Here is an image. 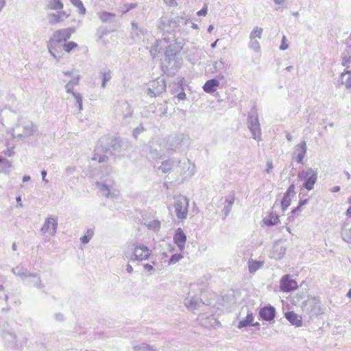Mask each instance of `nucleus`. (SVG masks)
I'll return each mask as SVG.
<instances>
[{
    "label": "nucleus",
    "instance_id": "nucleus-24",
    "mask_svg": "<svg viewBox=\"0 0 351 351\" xmlns=\"http://www.w3.org/2000/svg\"><path fill=\"white\" fill-rule=\"evenodd\" d=\"M132 30L131 36L135 40H139L145 33V29L141 27H138V24L135 22L131 23Z\"/></svg>",
    "mask_w": 351,
    "mask_h": 351
},
{
    "label": "nucleus",
    "instance_id": "nucleus-17",
    "mask_svg": "<svg viewBox=\"0 0 351 351\" xmlns=\"http://www.w3.org/2000/svg\"><path fill=\"white\" fill-rule=\"evenodd\" d=\"M298 287L297 282L290 278L289 275H285L280 280V289L284 292H289L296 289Z\"/></svg>",
    "mask_w": 351,
    "mask_h": 351
},
{
    "label": "nucleus",
    "instance_id": "nucleus-3",
    "mask_svg": "<svg viewBox=\"0 0 351 351\" xmlns=\"http://www.w3.org/2000/svg\"><path fill=\"white\" fill-rule=\"evenodd\" d=\"M37 131V125L29 120L20 119L13 129L12 136L15 138L23 139L33 136Z\"/></svg>",
    "mask_w": 351,
    "mask_h": 351
},
{
    "label": "nucleus",
    "instance_id": "nucleus-21",
    "mask_svg": "<svg viewBox=\"0 0 351 351\" xmlns=\"http://www.w3.org/2000/svg\"><path fill=\"white\" fill-rule=\"evenodd\" d=\"M74 86H75L73 85L71 82H68L64 88L67 93L71 94L73 96L77 104L78 109L80 111L82 110V96L80 93L73 91Z\"/></svg>",
    "mask_w": 351,
    "mask_h": 351
},
{
    "label": "nucleus",
    "instance_id": "nucleus-28",
    "mask_svg": "<svg viewBox=\"0 0 351 351\" xmlns=\"http://www.w3.org/2000/svg\"><path fill=\"white\" fill-rule=\"evenodd\" d=\"M285 317L293 325H295L296 326H300L302 325V317L293 311L286 313Z\"/></svg>",
    "mask_w": 351,
    "mask_h": 351
},
{
    "label": "nucleus",
    "instance_id": "nucleus-33",
    "mask_svg": "<svg viewBox=\"0 0 351 351\" xmlns=\"http://www.w3.org/2000/svg\"><path fill=\"white\" fill-rule=\"evenodd\" d=\"M168 107L166 101H164L162 104H158L156 107L155 110L154 111L158 116L160 117L166 116L167 114Z\"/></svg>",
    "mask_w": 351,
    "mask_h": 351
},
{
    "label": "nucleus",
    "instance_id": "nucleus-9",
    "mask_svg": "<svg viewBox=\"0 0 351 351\" xmlns=\"http://www.w3.org/2000/svg\"><path fill=\"white\" fill-rule=\"evenodd\" d=\"M131 247V250L133 251L132 254L130 256V259L132 261H143L147 260L151 254V250H149L147 246L140 244L138 245H134V244H130L128 247Z\"/></svg>",
    "mask_w": 351,
    "mask_h": 351
},
{
    "label": "nucleus",
    "instance_id": "nucleus-47",
    "mask_svg": "<svg viewBox=\"0 0 351 351\" xmlns=\"http://www.w3.org/2000/svg\"><path fill=\"white\" fill-rule=\"evenodd\" d=\"M92 160H97L99 163H104L108 160V157L105 155L95 154L92 158Z\"/></svg>",
    "mask_w": 351,
    "mask_h": 351
},
{
    "label": "nucleus",
    "instance_id": "nucleus-35",
    "mask_svg": "<svg viewBox=\"0 0 351 351\" xmlns=\"http://www.w3.org/2000/svg\"><path fill=\"white\" fill-rule=\"evenodd\" d=\"M341 84H344L346 88H351V70H347L345 73L341 75Z\"/></svg>",
    "mask_w": 351,
    "mask_h": 351
},
{
    "label": "nucleus",
    "instance_id": "nucleus-63",
    "mask_svg": "<svg viewBox=\"0 0 351 351\" xmlns=\"http://www.w3.org/2000/svg\"><path fill=\"white\" fill-rule=\"evenodd\" d=\"M41 176H42V178H43V180L45 182V183H48L49 181L48 180H47L45 178L46 176H47V171L45 170H43L41 171Z\"/></svg>",
    "mask_w": 351,
    "mask_h": 351
},
{
    "label": "nucleus",
    "instance_id": "nucleus-26",
    "mask_svg": "<svg viewBox=\"0 0 351 351\" xmlns=\"http://www.w3.org/2000/svg\"><path fill=\"white\" fill-rule=\"evenodd\" d=\"M219 86V82L217 79L208 80L203 86L204 90L207 93H213L216 91Z\"/></svg>",
    "mask_w": 351,
    "mask_h": 351
},
{
    "label": "nucleus",
    "instance_id": "nucleus-27",
    "mask_svg": "<svg viewBox=\"0 0 351 351\" xmlns=\"http://www.w3.org/2000/svg\"><path fill=\"white\" fill-rule=\"evenodd\" d=\"M285 252H286L285 247H284L278 243H276L273 247L271 256H272V258H275L276 260H280L282 258L283 255L285 254Z\"/></svg>",
    "mask_w": 351,
    "mask_h": 351
},
{
    "label": "nucleus",
    "instance_id": "nucleus-34",
    "mask_svg": "<svg viewBox=\"0 0 351 351\" xmlns=\"http://www.w3.org/2000/svg\"><path fill=\"white\" fill-rule=\"evenodd\" d=\"M343 65L347 69H351V46H348L343 53Z\"/></svg>",
    "mask_w": 351,
    "mask_h": 351
},
{
    "label": "nucleus",
    "instance_id": "nucleus-46",
    "mask_svg": "<svg viewBox=\"0 0 351 351\" xmlns=\"http://www.w3.org/2000/svg\"><path fill=\"white\" fill-rule=\"evenodd\" d=\"M223 66V63L222 61H215L213 63L212 68H210V71L212 73H215V72L218 71Z\"/></svg>",
    "mask_w": 351,
    "mask_h": 351
},
{
    "label": "nucleus",
    "instance_id": "nucleus-25",
    "mask_svg": "<svg viewBox=\"0 0 351 351\" xmlns=\"http://www.w3.org/2000/svg\"><path fill=\"white\" fill-rule=\"evenodd\" d=\"M109 144L110 145L107 149L112 154H116V153L121 152L122 149V142L119 138H110Z\"/></svg>",
    "mask_w": 351,
    "mask_h": 351
},
{
    "label": "nucleus",
    "instance_id": "nucleus-44",
    "mask_svg": "<svg viewBox=\"0 0 351 351\" xmlns=\"http://www.w3.org/2000/svg\"><path fill=\"white\" fill-rule=\"evenodd\" d=\"M152 347L146 343H141L134 347V351H150Z\"/></svg>",
    "mask_w": 351,
    "mask_h": 351
},
{
    "label": "nucleus",
    "instance_id": "nucleus-38",
    "mask_svg": "<svg viewBox=\"0 0 351 351\" xmlns=\"http://www.w3.org/2000/svg\"><path fill=\"white\" fill-rule=\"evenodd\" d=\"M174 43L170 44L172 45V50L176 52H180L184 46V40L182 38H176L173 40Z\"/></svg>",
    "mask_w": 351,
    "mask_h": 351
},
{
    "label": "nucleus",
    "instance_id": "nucleus-23",
    "mask_svg": "<svg viewBox=\"0 0 351 351\" xmlns=\"http://www.w3.org/2000/svg\"><path fill=\"white\" fill-rule=\"evenodd\" d=\"M306 143L305 141L297 145L295 148V154H297L295 160L298 163H302L306 153Z\"/></svg>",
    "mask_w": 351,
    "mask_h": 351
},
{
    "label": "nucleus",
    "instance_id": "nucleus-57",
    "mask_svg": "<svg viewBox=\"0 0 351 351\" xmlns=\"http://www.w3.org/2000/svg\"><path fill=\"white\" fill-rule=\"evenodd\" d=\"M47 47H48L49 51L50 54H51L53 57H54L55 58H56V54H55V53H54V52L52 51V49H53L54 47H56V46H51V43H49V44H48V46H47Z\"/></svg>",
    "mask_w": 351,
    "mask_h": 351
},
{
    "label": "nucleus",
    "instance_id": "nucleus-5",
    "mask_svg": "<svg viewBox=\"0 0 351 351\" xmlns=\"http://www.w3.org/2000/svg\"><path fill=\"white\" fill-rule=\"evenodd\" d=\"M247 123L253 138L255 140L260 141L261 140V129L257 110L255 107H253L249 112Z\"/></svg>",
    "mask_w": 351,
    "mask_h": 351
},
{
    "label": "nucleus",
    "instance_id": "nucleus-54",
    "mask_svg": "<svg viewBox=\"0 0 351 351\" xmlns=\"http://www.w3.org/2000/svg\"><path fill=\"white\" fill-rule=\"evenodd\" d=\"M285 194L290 196L295 194V186L293 184L289 186Z\"/></svg>",
    "mask_w": 351,
    "mask_h": 351
},
{
    "label": "nucleus",
    "instance_id": "nucleus-55",
    "mask_svg": "<svg viewBox=\"0 0 351 351\" xmlns=\"http://www.w3.org/2000/svg\"><path fill=\"white\" fill-rule=\"evenodd\" d=\"M80 80V75H77L73 77L71 80H70L69 82H71V84L74 86L79 84V81Z\"/></svg>",
    "mask_w": 351,
    "mask_h": 351
},
{
    "label": "nucleus",
    "instance_id": "nucleus-40",
    "mask_svg": "<svg viewBox=\"0 0 351 351\" xmlns=\"http://www.w3.org/2000/svg\"><path fill=\"white\" fill-rule=\"evenodd\" d=\"M71 3L75 7H77L80 10V14H85L86 9L84 7V5L81 0H70Z\"/></svg>",
    "mask_w": 351,
    "mask_h": 351
},
{
    "label": "nucleus",
    "instance_id": "nucleus-18",
    "mask_svg": "<svg viewBox=\"0 0 351 351\" xmlns=\"http://www.w3.org/2000/svg\"><path fill=\"white\" fill-rule=\"evenodd\" d=\"M173 241L180 250H184L186 241V236L180 228H178L176 230Z\"/></svg>",
    "mask_w": 351,
    "mask_h": 351
},
{
    "label": "nucleus",
    "instance_id": "nucleus-62",
    "mask_svg": "<svg viewBox=\"0 0 351 351\" xmlns=\"http://www.w3.org/2000/svg\"><path fill=\"white\" fill-rule=\"evenodd\" d=\"M55 318L58 321H62L64 319V316L62 313H58L55 314Z\"/></svg>",
    "mask_w": 351,
    "mask_h": 351
},
{
    "label": "nucleus",
    "instance_id": "nucleus-12",
    "mask_svg": "<svg viewBox=\"0 0 351 351\" xmlns=\"http://www.w3.org/2000/svg\"><path fill=\"white\" fill-rule=\"evenodd\" d=\"M58 228V218L56 216L51 215L48 217L44 222L43 226L40 229L42 234H49L51 236H54L56 233Z\"/></svg>",
    "mask_w": 351,
    "mask_h": 351
},
{
    "label": "nucleus",
    "instance_id": "nucleus-32",
    "mask_svg": "<svg viewBox=\"0 0 351 351\" xmlns=\"http://www.w3.org/2000/svg\"><path fill=\"white\" fill-rule=\"evenodd\" d=\"M264 264L263 261H254L253 259H250L248 261V267L249 271L251 274L255 273L258 269L263 267Z\"/></svg>",
    "mask_w": 351,
    "mask_h": 351
},
{
    "label": "nucleus",
    "instance_id": "nucleus-49",
    "mask_svg": "<svg viewBox=\"0 0 351 351\" xmlns=\"http://www.w3.org/2000/svg\"><path fill=\"white\" fill-rule=\"evenodd\" d=\"M145 130V128L143 127V125L142 124H141L140 125H138V127H136L134 129L133 132H132L133 136L135 138H137L138 136Z\"/></svg>",
    "mask_w": 351,
    "mask_h": 351
},
{
    "label": "nucleus",
    "instance_id": "nucleus-41",
    "mask_svg": "<svg viewBox=\"0 0 351 351\" xmlns=\"http://www.w3.org/2000/svg\"><path fill=\"white\" fill-rule=\"evenodd\" d=\"M94 232L93 230L89 229L87 230L86 234L81 237L80 241L82 243L86 244L88 243L90 240L91 239L92 237L93 236Z\"/></svg>",
    "mask_w": 351,
    "mask_h": 351
},
{
    "label": "nucleus",
    "instance_id": "nucleus-20",
    "mask_svg": "<svg viewBox=\"0 0 351 351\" xmlns=\"http://www.w3.org/2000/svg\"><path fill=\"white\" fill-rule=\"evenodd\" d=\"M69 15L70 14L66 13L65 11H60L58 13H50L48 14L47 17L49 24L55 25L63 21L64 19L69 17Z\"/></svg>",
    "mask_w": 351,
    "mask_h": 351
},
{
    "label": "nucleus",
    "instance_id": "nucleus-15",
    "mask_svg": "<svg viewBox=\"0 0 351 351\" xmlns=\"http://www.w3.org/2000/svg\"><path fill=\"white\" fill-rule=\"evenodd\" d=\"M70 36V29L57 30L53 34V36L49 43H51V46H56L58 44L68 40Z\"/></svg>",
    "mask_w": 351,
    "mask_h": 351
},
{
    "label": "nucleus",
    "instance_id": "nucleus-56",
    "mask_svg": "<svg viewBox=\"0 0 351 351\" xmlns=\"http://www.w3.org/2000/svg\"><path fill=\"white\" fill-rule=\"evenodd\" d=\"M176 97L180 100H184L186 98V94L184 91H182L181 93H178Z\"/></svg>",
    "mask_w": 351,
    "mask_h": 351
},
{
    "label": "nucleus",
    "instance_id": "nucleus-45",
    "mask_svg": "<svg viewBox=\"0 0 351 351\" xmlns=\"http://www.w3.org/2000/svg\"><path fill=\"white\" fill-rule=\"evenodd\" d=\"M147 227L155 231H158L160 227V222L158 220H154L147 224Z\"/></svg>",
    "mask_w": 351,
    "mask_h": 351
},
{
    "label": "nucleus",
    "instance_id": "nucleus-64",
    "mask_svg": "<svg viewBox=\"0 0 351 351\" xmlns=\"http://www.w3.org/2000/svg\"><path fill=\"white\" fill-rule=\"evenodd\" d=\"M144 268H145L147 271H152V270L154 269L153 266H152V265H149V264H145V265H144Z\"/></svg>",
    "mask_w": 351,
    "mask_h": 351
},
{
    "label": "nucleus",
    "instance_id": "nucleus-29",
    "mask_svg": "<svg viewBox=\"0 0 351 351\" xmlns=\"http://www.w3.org/2000/svg\"><path fill=\"white\" fill-rule=\"evenodd\" d=\"M254 321L253 313L247 309V315L245 318L241 319L238 324L237 328L241 329L248 326H251L252 322Z\"/></svg>",
    "mask_w": 351,
    "mask_h": 351
},
{
    "label": "nucleus",
    "instance_id": "nucleus-13",
    "mask_svg": "<svg viewBox=\"0 0 351 351\" xmlns=\"http://www.w3.org/2000/svg\"><path fill=\"white\" fill-rule=\"evenodd\" d=\"M263 31V28L256 27L250 34V42L248 47L255 53L260 51L261 46L258 39L261 38Z\"/></svg>",
    "mask_w": 351,
    "mask_h": 351
},
{
    "label": "nucleus",
    "instance_id": "nucleus-1",
    "mask_svg": "<svg viewBox=\"0 0 351 351\" xmlns=\"http://www.w3.org/2000/svg\"><path fill=\"white\" fill-rule=\"evenodd\" d=\"M158 169L162 173H172L174 176L190 178L195 173V165L186 158H171L161 162Z\"/></svg>",
    "mask_w": 351,
    "mask_h": 351
},
{
    "label": "nucleus",
    "instance_id": "nucleus-7",
    "mask_svg": "<svg viewBox=\"0 0 351 351\" xmlns=\"http://www.w3.org/2000/svg\"><path fill=\"white\" fill-rule=\"evenodd\" d=\"M317 170L311 167H308L304 170L300 171L298 174V178L302 180L303 187L308 191H311L317 180Z\"/></svg>",
    "mask_w": 351,
    "mask_h": 351
},
{
    "label": "nucleus",
    "instance_id": "nucleus-50",
    "mask_svg": "<svg viewBox=\"0 0 351 351\" xmlns=\"http://www.w3.org/2000/svg\"><path fill=\"white\" fill-rule=\"evenodd\" d=\"M182 257L183 256L180 254H173L169 259V263L170 265L175 264L182 258Z\"/></svg>",
    "mask_w": 351,
    "mask_h": 351
},
{
    "label": "nucleus",
    "instance_id": "nucleus-2",
    "mask_svg": "<svg viewBox=\"0 0 351 351\" xmlns=\"http://www.w3.org/2000/svg\"><path fill=\"white\" fill-rule=\"evenodd\" d=\"M12 272L21 278L24 284L30 287L41 289L44 285L40 276L37 273H31L27 269L21 266H16L12 269Z\"/></svg>",
    "mask_w": 351,
    "mask_h": 351
},
{
    "label": "nucleus",
    "instance_id": "nucleus-14",
    "mask_svg": "<svg viewBox=\"0 0 351 351\" xmlns=\"http://www.w3.org/2000/svg\"><path fill=\"white\" fill-rule=\"evenodd\" d=\"M165 88L166 83L165 80L162 78H158L150 83L147 94L150 97H156L164 92Z\"/></svg>",
    "mask_w": 351,
    "mask_h": 351
},
{
    "label": "nucleus",
    "instance_id": "nucleus-11",
    "mask_svg": "<svg viewBox=\"0 0 351 351\" xmlns=\"http://www.w3.org/2000/svg\"><path fill=\"white\" fill-rule=\"evenodd\" d=\"M116 112L117 115L125 122H128L133 115V110L127 101H119L117 106Z\"/></svg>",
    "mask_w": 351,
    "mask_h": 351
},
{
    "label": "nucleus",
    "instance_id": "nucleus-52",
    "mask_svg": "<svg viewBox=\"0 0 351 351\" xmlns=\"http://www.w3.org/2000/svg\"><path fill=\"white\" fill-rule=\"evenodd\" d=\"M77 47V44L73 41H71L64 45V50L69 53L72 49Z\"/></svg>",
    "mask_w": 351,
    "mask_h": 351
},
{
    "label": "nucleus",
    "instance_id": "nucleus-51",
    "mask_svg": "<svg viewBox=\"0 0 351 351\" xmlns=\"http://www.w3.org/2000/svg\"><path fill=\"white\" fill-rule=\"evenodd\" d=\"M136 7V3H130V4H125L122 8L121 11L122 13L125 14L128 12L129 10L134 9Z\"/></svg>",
    "mask_w": 351,
    "mask_h": 351
},
{
    "label": "nucleus",
    "instance_id": "nucleus-58",
    "mask_svg": "<svg viewBox=\"0 0 351 351\" xmlns=\"http://www.w3.org/2000/svg\"><path fill=\"white\" fill-rule=\"evenodd\" d=\"M207 13V8H203L202 10L197 12V15L199 16H205Z\"/></svg>",
    "mask_w": 351,
    "mask_h": 351
},
{
    "label": "nucleus",
    "instance_id": "nucleus-61",
    "mask_svg": "<svg viewBox=\"0 0 351 351\" xmlns=\"http://www.w3.org/2000/svg\"><path fill=\"white\" fill-rule=\"evenodd\" d=\"M285 39V36H283V38H282V44H281L280 47V49L281 50H285V49H287L288 48V47H289L287 44H285V43H284Z\"/></svg>",
    "mask_w": 351,
    "mask_h": 351
},
{
    "label": "nucleus",
    "instance_id": "nucleus-4",
    "mask_svg": "<svg viewBox=\"0 0 351 351\" xmlns=\"http://www.w3.org/2000/svg\"><path fill=\"white\" fill-rule=\"evenodd\" d=\"M178 52L172 50V45H169L165 51V64L162 66L165 72L168 75H175L181 66V63L177 59Z\"/></svg>",
    "mask_w": 351,
    "mask_h": 351
},
{
    "label": "nucleus",
    "instance_id": "nucleus-39",
    "mask_svg": "<svg viewBox=\"0 0 351 351\" xmlns=\"http://www.w3.org/2000/svg\"><path fill=\"white\" fill-rule=\"evenodd\" d=\"M341 236L343 241L351 243V227L347 229L346 228V226H344L341 232Z\"/></svg>",
    "mask_w": 351,
    "mask_h": 351
},
{
    "label": "nucleus",
    "instance_id": "nucleus-42",
    "mask_svg": "<svg viewBox=\"0 0 351 351\" xmlns=\"http://www.w3.org/2000/svg\"><path fill=\"white\" fill-rule=\"evenodd\" d=\"M1 336L6 341H9L14 342V343L16 341V335L10 332L3 331L1 334Z\"/></svg>",
    "mask_w": 351,
    "mask_h": 351
},
{
    "label": "nucleus",
    "instance_id": "nucleus-53",
    "mask_svg": "<svg viewBox=\"0 0 351 351\" xmlns=\"http://www.w3.org/2000/svg\"><path fill=\"white\" fill-rule=\"evenodd\" d=\"M308 202V199H300L299 201V203H298V207H296L295 208H294L293 210H292V213H295V212L298 211L300 210V208L304 206L305 204H306Z\"/></svg>",
    "mask_w": 351,
    "mask_h": 351
},
{
    "label": "nucleus",
    "instance_id": "nucleus-60",
    "mask_svg": "<svg viewBox=\"0 0 351 351\" xmlns=\"http://www.w3.org/2000/svg\"><path fill=\"white\" fill-rule=\"evenodd\" d=\"M232 207L228 205H226L223 208V211L225 213V215L228 216L231 210Z\"/></svg>",
    "mask_w": 351,
    "mask_h": 351
},
{
    "label": "nucleus",
    "instance_id": "nucleus-19",
    "mask_svg": "<svg viewBox=\"0 0 351 351\" xmlns=\"http://www.w3.org/2000/svg\"><path fill=\"white\" fill-rule=\"evenodd\" d=\"M259 315L265 321H271L275 317L276 309L272 306H265L260 310Z\"/></svg>",
    "mask_w": 351,
    "mask_h": 351
},
{
    "label": "nucleus",
    "instance_id": "nucleus-6",
    "mask_svg": "<svg viewBox=\"0 0 351 351\" xmlns=\"http://www.w3.org/2000/svg\"><path fill=\"white\" fill-rule=\"evenodd\" d=\"M302 309L309 317L317 316L323 313L321 302L318 298L311 297L302 302Z\"/></svg>",
    "mask_w": 351,
    "mask_h": 351
},
{
    "label": "nucleus",
    "instance_id": "nucleus-31",
    "mask_svg": "<svg viewBox=\"0 0 351 351\" xmlns=\"http://www.w3.org/2000/svg\"><path fill=\"white\" fill-rule=\"evenodd\" d=\"M99 76L102 79L101 88H105L107 82L112 78V72L110 69L101 70L99 71Z\"/></svg>",
    "mask_w": 351,
    "mask_h": 351
},
{
    "label": "nucleus",
    "instance_id": "nucleus-22",
    "mask_svg": "<svg viewBox=\"0 0 351 351\" xmlns=\"http://www.w3.org/2000/svg\"><path fill=\"white\" fill-rule=\"evenodd\" d=\"M185 306L191 310H196L204 306L202 300L197 297L186 298L184 300Z\"/></svg>",
    "mask_w": 351,
    "mask_h": 351
},
{
    "label": "nucleus",
    "instance_id": "nucleus-59",
    "mask_svg": "<svg viewBox=\"0 0 351 351\" xmlns=\"http://www.w3.org/2000/svg\"><path fill=\"white\" fill-rule=\"evenodd\" d=\"M273 169V164H272V162L271 161H267V169H266V171L267 173H269L270 171Z\"/></svg>",
    "mask_w": 351,
    "mask_h": 351
},
{
    "label": "nucleus",
    "instance_id": "nucleus-30",
    "mask_svg": "<svg viewBox=\"0 0 351 351\" xmlns=\"http://www.w3.org/2000/svg\"><path fill=\"white\" fill-rule=\"evenodd\" d=\"M163 154L162 150L160 149V146L158 145H150L149 152L148 156L150 158L157 159L160 158Z\"/></svg>",
    "mask_w": 351,
    "mask_h": 351
},
{
    "label": "nucleus",
    "instance_id": "nucleus-36",
    "mask_svg": "<svg viewBox=\"0 0 351 351\" xmlns=\"http://www.w3.org/2000/svg\"><path fill=\"white\" fill-rule=\"evenodd\" d=\"M99 19L103 23L112 22L115 17V14L108 12H103L99 14Z\"/></svg>",
    "mask_w": 351,
    "mask_h": 351
},
{
    "label": "nucleus",
    "instance_id": "nucleus-43",
    "mask_svg": "<svg viewBox=\"0 0 351 351\" xmlns=\"http://www.w3.org/2000/svg\"><path fill=\"white\" fill-rule=\"evenodd\" d=\"M291 202L290 195H287L286 194L284 195V197L281 201V206L282 210H285L289 205Z\"/></svg>",
    "mask_w": 351,
    "mask_h": 351
},
{
    "label": "nucleus",
    "instance_id": "nucleus-8",
    "mask_svg": "<svg viewBox=\"0 0 351 351\" xmlns=\"http://www.w3.org/2000/svg\"><path fill=\"white\" fill-rule=\"evenodd\" d=\"M173 207L176 216L180 219H186L188 215L189 199L182 195L174 197Z\"/></svg>",
    "mask_w": 351,
    "mask_h": 351
},
{
    "label": "nucleus",
    "instance_id": "nucleus-48",
    "mask_svg": "<svg viewBox=\"0 0 351 351\" xmlns=\"http://www.w3.org/2000/svg\"><path fill=\"white\" fill-rule=\"evenodd\" d=\"M264 222L267 226H274L278 223L279 219L278 216L271 217L270 219H265Z\"/></svg>",
    "mask_w": 351,
    "mask_h": 351
},
{
    "label": "nucleus",
    "instance_id": "nucleus-37",
    "mask_svg": "<svg viewBox=\"0 0 351 351\" xmlns=\"http://www.w3.org/2000/svg\"><path fill=\"white\" fill-rule=\"evenodd\" d=\"M48 8L53 10H61L63 8V3L61 0H49Z\"/></svg>",
    "mask_w": 351,
    "mask_h": 351
},
{
    "label": "nucleus",
    "instance_id": "nucleus-16",
    "mask_svg": "<svg viewBox=\"0 0 351 351\" xmlns=\"http://www.w3.org/2000/svg\"><path fill=\"white\" fill-rule=\"evenodd\" d=\"M96 185L100 189L102 194L108 198L114 199L119 195V192L113 189L110 184L97 181Z\"/></svg>",
    "mask_w": 351,
    "mask_h": 351
},
{
    "label": "nucleus",
    "instance_id": "nucleus-10",
    "mask_svg": "<svg viewBox=\"0 0 351 351\" xmlns=\"http://www.w3.org/2000/svg\"><path fill=\"white\" fill-rule=\"evenodd\" d=\"M187 23V20L180 16L169 19L167 23H166L164 20L161 19L159 28L167 32H174L178 29V26L180 25H186Z\"/></svg>",
    "mask_w": 351,
    "mask_h": 351
}]
</instances>
